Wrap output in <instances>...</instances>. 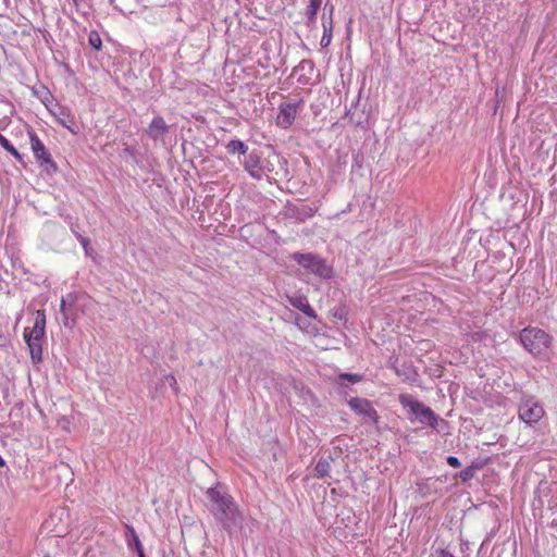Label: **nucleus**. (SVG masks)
Wrapping results in <instances>:
<instances>
[{
	"label": "nucleus",
	"mask_w": 557,
	"mask_h": 557,
	"mask_svg": "<svg viewBox=\"0 0 557 557\" xmlns=\"http://www.w3.org/2000/svg\"><path fill=\"white\" fill-rule=\"evenodd\" d=\"M553 336L537 326H527L519 333L522 347L535 358L544 359L553 347Z\"/></svg>",
	"instance_id": "obj_1"
},
{
	"label": "nucleus",
	"mask_w": 557,
	"mask_h": 557,
	"mask_svg": "<svg viewBox=\"0 0 557 557\" xmlns=\"http://www.w3.org/2000/svg\"><path fill=\"white\" fill-rule=\"evenodd\" d=\"M46 334V313L44 310L36 312L32 327H26L23 337L30 352L33 362H40L42 359V343Z\"/></svg>",
	"instance_id": "obj_2"
},
{
	"label": "nucleus",
	"mask_w": 557,
	"mask_h": 557,
	"mask_svg": "<svg viewBox=\"0 0 557 557\" xmlns=\"http://www.w3.org/2000/svg\"><path fill=\"white\" fill-rule=\"evenodd\" d=\"M398 400L404 408L416 416L420 423L428 424L432 429L437 426L438 417L435 412L430 407L417 400L412 395L400 394Z\"/></svg>",
	"instance_id": "obj_3"
},
{
	"label": "nucleus",
	"mask_w": 557,
	"mask_h": 557,
	"mask_svg": "<svg viewBox=\"0 0 557 557\" xmlns=\"http://www.w3.org/2000/svg\"><path fill=\"white\" fill-rule=\"evenodd\" d=\"M299 265H301L308 273L314 274L321 278H330L333 275V269L326 261L313 253L296 252L292 256Z\"/></svg>",
	"instance_id": "obj_4"
},
{
	"label": "nucleus",
	"mask_w": 557,
	"mask_h": 557,
	"mask_svg": "<svg viewBox=\"0 0 557 557\" xmlns=\"http://www.w3.org/2000/svg\"><path fill=\"white\" fill-rule=\"evenodd\" d=\"M546 414L543 405L534 397H527L521 400L518 407V417L529 426L537 424Z\"/></svg>",
	"instance_id": "obj_5"
},
{
	"label": "nucleus",
	"mask_w": 557,
	"mask_h": 557,
	"mask_svg": "<svg viewBox=\"0 0 557 557\" xmlns=\"http://www.w3.org/2000/svg\"><path fill=\"white\" fill-rule=\"evenodd\" d=\"M28 136L32 151L39 166H46L48 171L55 173L58 171V165L52 159L51 153L47 150L45 144L33 129L28 131Z\"/></svg>",
	"instance_id": "obj_6"
},
{
	"label": "nucleus",
	"mask_w": 557,
	"mask_h": 557,
	"mask_svg": "<svg viewBox=\"0 0 557 557\" xmlns=\"http://www.w3.org/2000/svg\"><path fill=\"white\" fill-rule=\"evenodd\" d=\"M300 102L282 103L276 116V125L283 129L289 128L298 113Z\"/></svg>",
	"instance_id": "obj_7"
},
{
	"label": "nucleus",
	"mask_w": 557,
	"mask_h": 557,
	"mask_svg": "<svg viewBox=\"0 0 557 557\" xmlns=\"http://www.w3.org/2000/svg\"><path fill=\"white\" fill-rule=\"evenodd\" d=\"M348 405L350 409L356 413L369 418L374 424L379 423V413L370 400L366 398L354 397L348 401Z\"/></svg>",
	"instance_id": "obj_8"
},
{
	"label": "nucleus",
	"mask_w": 557,
	"mask_h": 557,
	"mask_svg": "<svg viewBox=\"0 0 557 557\" xmlns=\"http://www.w3.org/2000/svg\"><path fill=\"white\" fill-rule=\"evenodd\" d=\"M207 496L210 499V502H212L216 506V509L222 515L227 516L230 512H232L234 504L231 497L223 495L215 488H209L207 491Z\"/></svg>",
	"instance_id": "obj_9"
},
{
	"label": "nucleus",
	"mask_w": 557,
	"mask_h": 557,
	"mask_svg": "<svg viewBox=\"0 0 557 557\" xmlns=\"http://www.w3.org/2000/svg\"><path fill=\"white\" fill-rule=\"evenodd\" d=\"M168 132H169V126L166 125V123L162 116L153 117L147 128V134L153 140H159V139L163 138Z\"/></svg>",
	"instance_id": "obj_10"
},
{
	"label": "nucleus",
	"mask_w": 557,
	"mask_h": 557,
	"mask_svg": "<svg viewBox=\"0 0 557 557\" xmlns=\"http://www.w3.org/2000/svg\"><path fill=\"white\" fill-rule=\"evenodd\" d=\"M52 114L57 117L59 124L63 127L67 128L72 134L76 135L77 129L73 127L75 123V117L71 113V110L67 108L59 107L57 111H53Z\"/></svg>",
	"instance_id": "obj_11"
},
{
	"label": "nucleus",
	"mask_w": 557,
	"mask_h": 557,
	"mask_svg": "<svg viewBox=\"0 0 557 557\" xmlns=\"http://www.w3.org/2000/svg\"><path fill=\"white\" fill-rule=\"evenodd\" d=\"M289 300V304L300 310L301 312H304L307 317L309 318H315V312L314 310L312 309V307L310 306L307 297L305 296H295V297H289L288 298Z\"/></svg>",
	"instance_id": "obj_12"
},
{
	"label": "nucleus",
	"mask_w": 557,
	"mask_h": 557,
	"mask_svg": "<svg viewBox=\"0 0 557 557\" xmlns=\"http://www.w3.org/2000/svg\"><path fill=\"white\" fill-rule=\"evenodd\" d=\"M226 149L230 153L235 154H246L248 151V147L245 145L244 141L239 139H233L226 145Z\"/></svg>",
	"instance_id": "obj_13"
},
{
	"label": "nucleus",
	"mask_w": 557,
	"mask_h": 557,
	"mask_svg": "<svg viewBox=\"0 0 557 557\" xmlns=\"http://www.w3.org/2000/svg\"><path fill=\"white\" fill-rule=\"evenodd\" d=\"M126 530H127V533L129 534V536L132 537L134 546L138 553V557H146L145 553H144L143 544H141L135 529L132 525L126 524Z\"/></svg>",
	"instance_id": "obj_14"
},
{
	"label": "nucleus",
	"mask_w": 557,
	"mask_h": 557,
	"mask_svg": "<svg viewBox=\"0 0 557 557\" xmlns=\"http://www.w3.org/2000/svg\"><path fill=\"white\" fill-rule=\"evenodd\" d=\"M0 145L8 152H10L16 159V161H18L20 163L23 162L22 154L15 149V147L2 134H0Z\"/></svg>",
	"instance_id": "obj_15"
},
{
	"label": "nucleus",
	"mask_w": 557,
	"mask_h": 557,
	"mask_svg": "<svg viewBox=\"0 0 557 557\" xmlns=\"http://www.w3.org/2000/svg\"><path fill=\"white\" fill-rule=\"evenodd\" d=\"M322 26H323V36L321 38V46L327 47L332 40V29H333L332 20H330L329 22L323 21Z\"/></svg>",
	"instance_id": "obj_16"
},
{
	"label": "nucleus",
	"mask_w": 557,
	"mask_h": 557,
	"mask_svg": "<svg viewBox=\"0 0 557 557\" xmlns=\"http://www.w3.org/2000/svg\"><path fill=\"white\" fill-rule=\"evenodd\" d=\"M245 170L249 172L252 177H259L258 173V158L250 154L244 164Z\"/></svg>",
	"instance_id": "obj_17"
},
{
	"label": "nucleus",
	"mask_w": 557,
	"mask_h": 557,
	"mask_svg": "<svg viewBox=\"0 0 557 557\" xmlns=\"http://www.w3.org/2000/svg\"><path fill=\"white\" fill-rule=\"evenodd\" d=\"M88 42L95 50L102 48V39L97 30H91L88 36Z\"/></svg>",
	"instance_id": "obj_18"
},
{
	"label": "nucleus",
	"mask_w": 557,
	"mask_h": 557,
	"mask_svg": "<svg viewBox=\"0 0 557 557\" xmlns=\"http://www.w3.org/2000/svg\"><path fill=\"white\" fill-rule=\"evenodd\" d=\"M331 471V465L327 460H320L315 466V472L319 478L326 476Z\"/></svg>",
	"instance_id": "obj_19"
},
{
	"label": "nucleus",
	"mask_w": 557,
	"mask_h": 557,
	"mask_svg": "<svg viewBox=\"0 0 557 557\" xmlns=\"http://www.w3.org/2000/svg\"><path fill=\"white\" fill-rule=\"evenodd\" d=\"M321 3H322V0H310V4L307 10V14H308L309 18H312L315 16Z\"/></svg>",
	"instance_id": "obj_20"
},
{
	"label": "nucleus",
	"mask_w": 557,
	"mask_h": 557,
	"mask_svg": "<svg viewBox=\"0 0 557 557\" xmlns=\"http://www.w3.org/2000/svg\"><path fill=\"white\" fill-rule=\"evenodd\" d=\"M459 476L462 482L471 480L474 476V467H467L466 469L461 470Z\"/></svg>",
	"instance_id": "obj_21"
},
{
	"label": "nucleus",
	"mask_w": 557,
	"mask_h": 557,
	"mask_svg": "<svg viewBox=\"0 0 557 557\" xmlns=\"http://www.w3.org/2000/svg\"><path fill=\"white\" fill-rule=\"evenodd\" d=\"M77 238L81 243V245L83 246L85 252L88 255L89 253V239L87 237H84L83 235L81 234H77Z\"/></svg>",
	"instance_id": "obj_22"
},
{
	"label": "nucleus",
	"mask_w": 557,
	"mask_h": 557,
	"mask_svg": "<svg viewBox=\"0 0 557 557\" xmlns=\"http://www.w3.org/2000/svg\"><path fill=\"white\" fill-rule=\"evenodd\" d=\"M341 379L348 380L350 383H357L361 380V377L358 374L352 373H344L341 375Z\"/></svg>",
	"instance_id": "obj_23"
},
{
	"label": "nucleus",
	"mask_w": 557,
	"mask_h": 557,
	"mask_svg": "<svg viewBox=\"0 0 557 557\" xmlns=\"http://www.w3.org/2000/svg\"><path fill=\"white\" fill-rule=\"evenodd\" d=\"M447 463L453 468H459L461 466L459 459L455 456H448Z\"/></svg>",
	"instance_id": "obj_24"
},
{
	"label": "nucleus",
	"mask_w": 557,
	"mask_h": 557,
	"mask_svg": "<svg viewBox=\"0 0 557 557\" xmlns=\"http://www.w3.org/2000/svg\"><path fill=\"white\" fill-rule=\"evenodd\" d=\"M301 212L306 215V216H313L314 213H315V209H312L310 207H307L305 206L302 209H301Z\"/></svg>",
	"instance_id": "obj_25"
},
{
	"label": "nucleus",
	"mask_w": 557,
	"mask_h": 557,
	"mask_svg": "<svg viewBox=\"0 0 557 557\" xmlns=\"http://www.w3.org/2000/svg\"><path fill=\"white\" fill-rule=\"evenodd\" d=\"M168 380H169V382H170V384H171L172 386H175V387L177 386V381H176V379H175V376H174V375H169V376H168Z\"/></svg>",
	"instance_id": "obj_26"
},
{
	"label": "nucleus",
	"mask_w": 557,
	"mask_h": 557,
	"mask_svg": "<svg viewBox=\"0 0 557 557\" xmlns=\"http://www.w3.org/2000/svg\"><path fill=\"white\" fill-rule=\"evenodd\" d=\"M138 3H141L144 4L145 7H147V4L150 2V0H136Z\"/></svg>",
	"instance_id": "obj_27"
},
{
	"label": "nucleus",
	"mask_w": 557,
	"mask_h": 557,
	"mask_svg": "<svg viewBox=\"0 0 557 557\" xmlns=\"http://www.w3.org/2000/svg\"><path fill=\"white\" fill-rule=\"evenodd\" d=\"M5 462L3 460V458L0 456V467H4Z\"/></svg>",
	"instance_id": "obj_28"
},
{
	"label": "nucleus",
	"mask_w": 557,
	"mask_h": 557,
	"mask_svg": "<svg viewBox=\"0 0 557 557\" xmlns=\"http://www.w3.org/2000/svg\"><path fill=\"white\" fill-rule=\"evenodd\" d=\"M444 557H455V556L450 553H446Z\"/></svg>",
	"instance_id": "obj_29"
},
{
	"label": "nucleus",
	"mask_w": 557,
	"mask_h": 557,
	"mask_svg": "<svg viewBox=\"0 0 557 557\" xmlns=\"http://www.w3.org/2000/svg\"><path fill=\"white\" fill-rule=\"evenodd\" d=\"M45 557H49V556H45Z\"/></svg>",
	"instance_id": "obj_30"
}]
</instances>
